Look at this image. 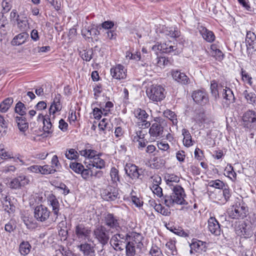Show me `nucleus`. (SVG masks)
Masks as SVG:
<instances>
[{
  "mask_svg": "<svg viewBox=\"0 0 256 256\" xmlns=\"http://www.w3.org/2000/svg\"><path fill=\"white\" fill-rule=\"evenodd\" d=\"M182 134L184 136V144L186 147H190L193 145V141L189 131L185 128L182 130Z\"/></svg>",
  "mask_w": 256,
  "mask_h": 256,
  "instance_id": "obj_35",
  "label": "nucleus"
},
{
  "mask_svg": "<svg viewBox=\"0 0 256 256\" xmlns=\"http://www.w3.org/2000/svg\"><path fill=\"white\" fill-rule=\"evenodd\" d=\"M16 121L20 131L25 132L28 128V124L25 118L22 116H16Z\"/></svg>",
  "mask_w": 256,
  "mask_h": 256,
  "instance_id": "obj_36",
  "label": "nucleus"
},
{
  "mask_svg": "<svg viewBox=\"0 0 256 256\" xmlns=\"http://www.w3.org/2000/svg\"><path fill=\"white\" fill-rule=\"evenodd\" d=\"M246 42L248 54L250 52L252 53L254 52H256V35L254 32L250 31L247 32Z\"/></svg>",
  "mask_w": 256,
  "mask_h": 256,
  "instance_id": "obj_16",
  "label": "nucleus"
},
{
  "mask_svg": "<svg viewBox=\"0 0 256 256\" xmlns=\"http://www.w3.org/2000/svg\"><path fill=\"white\" fill-rule=\"evenodd\" d=\"M134 116L138 118V121H142L147 119L149 116L146 112L141 108H137L134 110Z\"/></svg>",
  "mask_w": 256,
  "mask_h": 256,
  "instance_id": "obj_42",
  "label": "nucleus"
},
{
  "mask_svg": "<svg viewBox=\"0 0 256 256\" xmlns=\"http://www.w3.org/2000/svg\"><path fill=\"white\" fill-rule=\"evenodd\" d=\"M208 230L216 236H220L221 233L220 224L216 219L213 216L209 218L208 221Z\"/></svg>",
  "mask_w": 256,
  "mask_h": 256,
  "instance_id": "obj_19",
  "label": "nucleus"
},
{
  "mask_svg": "<svg viewBox=\"0 0 256 256\" xmlns=\"http://www.w3.org/2000/svg\"><path fill=\"white\" fill-rule=\"evenodd\" d=\"M2 204L4 210L9 214L15 210V206L14 204H11L10 202H6L5 203Z\"/></svg>",
  "mask_w": 256,
  "mask_h": 256,
  "instance_id": "obj_57",
  "label": "nucleus"
},
{
  "mask_svg": "<svg viewBox=\"0 0 256 256\" xmlns=\"http://www.w3.org/2000/svg\"><path fill=\"white\" fill-rule=\"evenodd\" d=\"M203 38L207 42H211L214 41L215 36L212 32L204 28L201 32Z\"/></svg>",
  "mask_w": 256,
  "mask_h": 256,
  "instance_id": "obj_41",
  "label": "nucleus"
},
{
  "mask_svg": "<svg viewBox=\"0 0 256 256\" xmlns=\"http://www.w3.org/2000/svg\"><path fill=\"white\" fill-rule=\"evenodd\" d=\"M236 232L238 236L244 238H249L253 234L250 226L245 222L239 224L236 228Z\"/></svg>",
  "mask_w": 256,
  "mask_h": 256,
  "instance_id": "obj_15",
  "label": "nucleus"
},
{
  "mask_svg": "<svg viewBox=\"0 0 256 256\" xmlns=\"http://www.w3.org/2000/svg\"><path fill=\"white\" fill-rule=\"evenodd\" d=\"M224 174L233 182L236 180V174L234 172L233 167L230 164H228L226 167Z\"/></svg>",
  "mask_w": 256,
  "mask_h": 256,
  "instance_id": "obj_40",
  "label": "nucleus"
},
{
  "mask_svg": "<svg viewBox=\"0 0 256 256\" xmlns=\"http://www.w3.org/2000/svg\"><path fill=\"white\" fill-rule=\"evenodd\" d=\"M110 75L115 79L120 80L125 79L126 77V70L121 64H116L110 70Z\"/></svg>",
  "mask_w": 256,
  "mask_h": 256,
  "instance_id": "obj_13",
  "label": "nucleus"
},
{
  "mask_svg": "<svg viewBox=\"0 0 256 256\" xmlns=\"http://www.w3.org/2000/svg\"><path fill=\"white\" fill-rule=\"evenodd\" d=\"M220 88L221 90H222V86H218L216 82L211 84V92L212 96H214L216 99L219 97V90Z\"/></svg>",
  "mask_w": 256,
  "mask_h": 256,
  "instance_id": "obj_52",
  "label": "nucleus"
},
{
  "mask_svg": "<svg viewBox=\"0 0 256 256\" xmlns=\"http://www.w3.org/2000/svg\"><path fill=\"white\" fill-rule=\"evenodd\" d=\"M108 120L106 118H103L98 124V128L102 130H104L108 129L110 130V127L109 126V124L106 122Z\"/></svg>",
  "mask_w": 256,
  "mask_h": 256,
  "instance_id": "obj_64",
  "label": "nucleus"
},
{
  "mask_svg": "<svg viewBox=\"0 0 256 256\" xmlns=\"http://www.w3.org/2000/svg\"><path fill=\"white\" fill-rule=\"evenodd\" d=\"M28 38V34L26 32H22L14 37L12 41L13 46H20L23 44Z\"/></svg>",
  "mask_w": 256,
  "mask_h": 256,
  "instance_id": "obj_30",
  "label": "nucleus"
},
{
  "mask_svg": "<svg viewBox=\"0 0 256 256\" xmlns=\"http://www.w3.org/2000/svg\"><path fill=\"white\" fill-rule=\"evenodd\" d=\"M50 213V212L47 207L40 204L35 208L34 216L37 220L43 222L48 218Z\"/></svg>",
  "mask_w": 256,
  "mask_h": 256,
  "instance_id": "obj_9",
  "label": "nucleus"
},
{
  "mask_svg": "<svg viewBox=\"0 0 256 256\" xmlns=\"http://www.w3.org/2000/svg\"><path fill=\"white\" fill-rule=\"evenodd\" d=\"M30 180L26 176L20 175L12 179L9 184V186L11 188L18 189L28 184Z\"/></svg>",
  "mask_w": 256,
  "mask_h": 256,
  "instance_id": "obj_17",
  "label": "nucleus"
},
{
  "mask_svg": "<svg viewBox=\"0 0 256 256\" xmlns=\"http://www.w3.org/2000/svg\"><path fill=\"white\" fill-rule=\"evenodd\" d=\"M114 106V104L111 102H108L106 103L104 106H102V110L104 112V115L106 116L110 112V109Z\"/></svg>",
  "mask_w": 256,
  "mask_h": 256,
  "instance_id": "obj_62",
  "label": "nucleus"
},
{
  "mask_svg": "<svg viewBox=\"0 0 256 256\" xmlns=\"http://www.w3.org/2000/svg\"><path fill=\"white\" fill-rule=\"evenodd\" d=\"M27 108L25 105L19 101L16 105L14 110L15 112L21 116H23L26 114Z\"/></svg>",
  "mask_w": 256,
  "mask_h": 256,
  "instance_id": "obj_46",
  "label": "nucleus"
},
{
  "mask_svg": "<svg viewBox=\"0 0 256 256\" xmlns=\"http://www.w3.org/2000/svg\"><path fill=\"white\" fill-rule=\"evenodd\" d=\"M86 148H88V158L91 160H92L93 158H95L96 157L98 156H96L97 154V152L95 150H92V146L88 144L86 146Z\"/></svg>",
  "mask_w": 256,
  "mask_h": 256,
  "instance_id": "obj_60",
  "label": "nucleus"
},
{
  "mask_svg": "<svg viewBox=\"0 0 256 256\" xmlns=\"http://www.w3.org/2000/svg\"><path fill=\"white\" fill-rule=\"evenodd\" d=\"M164 164V160L162 158L158 157H155L152 160L151 166L152 168L159 169L163 166Z\"/></svg>",
  "mask_w": 256,
  "mask_h": 256,
  "instance_id": "obj_51",
  "label": "nucleus"
},
{
  "mask_svg": "<svg viewBox=\"0 0 256 256\" xmlns=\"http://www.w3.org/2000/svg\"><path fill=\"white\" fill-rule=\"evenodd\" d=\"M172 76L173 79L180 84L186 85L190 83V79L186 74L178 70H172Z\"/></svg>",
  "mask_w": 256,
  "mask_h": 256,
  "instance_id": "obj_18",
  "label": "nucleus"
},
{
  "mask_svg": "<svg viewBox=\"0 0 256 256\" xmlns=\"http://www.w3.org/2000/svg\"><path fill=\"white\" fill-rule=\"evenodd\" d=\"M99 27L96 26V28L92 27L90 28H84L82 30V34L86 38H92V36H97L100 34V31L98 30Z\"/></svg>",
  "mask_w": 256,
  "mask_h": 256,
  "instance_id": "obj_22",
  "label": "nucleus"
},
{
  "mask_svg": "<svg viewBox=\"0 0 256 256\" xmlns=\"http://www.w3.org/2000/svg\"><path fill=\"white\" fill-rule=\"evenodd\" d=\"M162 33L166 36H168L172 38H176L180 36V32L178 28L175 26L172 27H162Z\"/></svg>",
  "mask_w": 256,
  "mask_h": 256,
  "instance_id": "obj_21",
  "label": "nucleus"
},
{
  "mask_svg": "<svg viewBox=\"0 0 256 256\" xmlns=\"http://www.w3.org/2000/svg\"><path fill=\"white\" fill-rule=\"evenodd\" d=\"M242 94L248 104L256 106V94L254 92L244 90Z\"/></svg>",
  "mask_w": 256,
  "mask_h": 256,
  "instance_id": "obj_24",
  "label": "nucleus"
},
{
  "mask_svg": "<svg viewBox=\"0 0 256 256\" xmlns=\"http://www.w3.org/2000/svg\"><path fill=\"white\" fill-rule=\"evenodd\" d=\"M149 98L154 102H160L165 98L164 89L160 85L152 84L146 90Z\"/></svg>",
  "mask_w": 256,
  "mask_h": 256,
  "instance_id": "obj_3",
  "label": "nucleus"
},
{
  "mask_svg": "<svg viewBox=\"0 0 256 256\" xmlns=\"http://www.w3.org/2000/svg\"><path fill=\"white\" fill-rule=\"evenodd\" d=\"M102 108V106H100V108H94L93 109V114L96 119L100 120L102 117V115L104 114V112Z\"/></svg>",
  "mask_w": 256,
  "mask_h": 256,
  "instance_id": "obj_63",
  "label": "nucleus"
},
{
  "mask_svg": "<svg viewBox=\"0 0 256 256\" xmlns=\"http://www.w3.org/2000/svg\"><path fill=\"white\" fill-rule=\"evenodd\" d=\"M88 166L90 168L95 167L98 169H103L106 166V162L99 156H96L90 160Z\"/></svg>",
  "mask_w": 256,
  "mask_h": 256,
  "instance_id": "obj_27",
  "label": "nucleus"
},
{
  "mask_svg": "<svg viewBox=\"0 0 256 256\" xmlns=\"http://www.w3.org/2000/svg\"><path fill=\"white\" fill-rule=\"evenodd\" d=\"M130 238V236L128 234H116L112 236L110 239V243L112 245L115 246V249L121 251L124 248V244H120L119 241H123L124 244L127 240Z\"/></svg>",
  "mask_w": 256,
  "mask_h": 256,
  "instance_id": "obj_7",
  "label": "nucleus"
},
{
  "mask_svg": "<svg viewBox=\"0 0 256 256\" xmlns=\"http://www.w3.org/2000/svg\"><path fill=\"white\" fill-rule=\"evenodd\" d=\"M18 27L22 30H26L28 28V22L27 17L24 14H20L16 19Z\"/></svg>",
  "mask_w": 256,
  "mask_h": 256,
  "instance_id": "obj_25",
  "label": "nucleus"
},
{
  "mask_svg": "<svg viewBox=\"0 0 256 256\" xmlns=\"http://www.w3.org/2000/svg\"><path fill=\"white\" fill-rule=\"evenodd\" d=\"M8 130V121L0 114V136H6Z\"/></svg>",
  "mask_w": 256,
  "mask_h": 256,
  "instance_id": "obj_39",
  "label": "nucleus"
},
{
  "mask_svg": "<svg viewBox=\"0 0 256 256\" xmlns=\"http://www.w3.org/2000/svg\"><path fill=\"white\" fill-rule=\"evenodd\" d=\"M160 51L162 52L170 53L176 50V48H174L175 46H172V45H170V42L168 44H160Z\"/></svg>",
  "mask_w": 256,
  "mask_h": 256,
  "instance_id": "obj_50",
  "label": "nucleus"
},
{
  "mask_svg": "<svg viewBox=\"0 0 256 256\" xmlns=\"http://www.w3.org/2000/svg\"><path fill=\"white\" fill-rule=\"evenodd\" d=\"M75 234L80 240H88L90 238L91 230L90 228L86 226L84 224H79L75 227Z\"/></svg>",
  "mask_w": 256,
  "mask_h": 256,
  "instance_id": "obj_12",
  "label": "nucleus"
},
{
  "mask_svg": "<svg viewBox=\"0 0 256 256\" xmlns=\"http://www.w3.org/2000/svg\"><path fill=\"white\" fill-rule=\"evenodd\" d=\"M48 204L52 207V212L56 217L52 218V221L54 222L56 221L58 216L60 214V204L56 196L52 194H49L47 197Z\"/></svg>",
  "mask_w": 256,
  "mask_h": 256,
  "instance_id": "obj_11",
  "label": "nucleus"
},
{
  "mask_svg": "<svg viewBox=\"0 0 256 256\" xmlns=\"http://www.w3.org/2000/svg\"><path fill=\"white\" fill-rule=\"evenodd\" d=\"M222 90L223 98L227 101V102L228 104L234 103L235 102V98L232 90L229 88L226 87Z\"/></svg>",
  "mask_w": 256,
  "mask_h": 256,
  "instance_id": "obj_32",
  "label": "nucleus"
},
{
  "mask_svg": "<svg viewBox=\"0 0 256 256\" xmlns=\"http://www.w3.org/2000/svg\"><path fill=\"white\" fill-rule=\"evenodd\" d=\"M87 168H84V166L83 167L82 172L80 174H81L82 177L86 180H87L89 178L91 174V168H89V166L88 165L86 166Z\"/></svg>",
  "mask_w": 256,
  "mask_h": 256,
  "instance_id": "obj_56",
  "label": "nucleus"
},
{
  "mask_svg": "<svg viewBox=\"0 0 256 256\" xmlns=\"http://www.w3.org/2000/svg\"><path fill=\"white\" fill-rule=\"evenodd\" d=\"M41 168H40V174H54L56 172V169L53 168L52 167L48 165L41 166Z\"/></svg>",
  "mask_w": 256,
  "mask_h": 256,
  "instance_id": "obj_55",
  "label": "nucleus"
},
{
  "mask_svg": "<svg viewBox=\"0 0 256 256\" xmlns=\"http://www.w3.org/2000/svg\"><path fill=\"white\" fill-rule=\"evenodd\" d=\"M150 254L152 256H163L160 248L156 246L152 247Z\"/></svg>",
  "mask_w": 256,
  "mask_h": 256,
  "instance_id": "obj_61",
  "label": "nucleus"
},
{
  "mask_svg": "<svg viewBox=\"0 0 256 256\" xmlns=\"http://www.w3.org/2000/svg\"><path fill=\"white\" fill-rule=\"evenodd\" d=\"M166 184L168 185L171 188L174 187V185L172 182H180V178L176 175L174 174H168L166 177Z\"/></svg>",
  "mask_w": 256,
  "mask_h": 256,
  "instance_id": "obj_47",
  "label": "nucleus"
},
{
  "mask_svg": "<svg viewBox=\"0 0 256 256\" xmlns=\"http://www.w3.org/2000/svg\"><path fill=\"white\" fill-rule=\"evenodd\" d=\"M248 209L244 204H236L232 206L228 212L229 216L233 219H243L246 216Z\"/></svg>",
  "mask_w": 256,
  "mask_h": 256,
  "instance_id": "obj_6",
  "label": "nucleus"
},
{
  "mask_svg": "<svg viewBox=\"0 0 256 256\" xmlns=\"http://www.w3.org/2000/svg\"><path fill=\"white\" fill-rule=\"evenodd\" d=\"M80 56L86 62H90L92 58L93 50L92 48L83 50L80 52Z\"/></svg>",
  "mask_w": 256,
  "mask_h": 256,
  "instance_id": "obj_45",
  "label": "nucleus"
},
{
  "mask_svg": "<svg viewBox=\"0 0 256 256\" xmlns=\"http://www.w3.org/2000/svg\"><path fill=\"white\" fill-rule=\"evenodd\" d=\"M100 29L103 28L106 30H109L112 28L114 26V23L113 22L110 20L105 21L102 24L98 26Z\"/></svg>",
  "mask_w": 256,
  "mask_h": 256,
  "instance_id": "obj_59",
  "label": "nucleus"
},
{
  "mask_svg": "<svg viewBox=\"0 0 256 256\" xmlns=\"http://www.w3.org/2000/svg\"><path fill=\"white\" fill-rule=\"evenodd\" d=\"M65 156L68 160H76L79 158V154L75 149L70 148L66 150Z\"/></svg>",
  "mask_w": 256,
  "mask_h": 256,
  "instance_id": "obj_44",
  "label": "nucleus"
},
{
  "mask_svg": "<svg viewBox=\"0 0 256 256\" xmlns=\"http://www.w3.org/2000/svg\"><path fill=\"white\" fill-rule=\"evenodd\" d=\"M157 119L159 121L157 120H154L156 122L152 124L149 130V133L150 136L155 138L162 136L164 132V128L160 124V120L158 118H157Z\"/></svg>",
  "mask_w": 256,
  "mask_h": 256,
  "instance_id": "obj_20",
  "label": "nucleus"
},
{
  "mask_svg": "<svg viewBox=\"0 0 256 256\" xmlns=\"http://www.w3.org/2000/svg\"><path fill=\"white\" fill-rule=\"evenodd\" d=\"M43 130L45 134L48 136L51 134L54 131L52 124L48 116H46L43 118Z\"/></svg>",
  "mask_w": 256,
  "mask_h": 256,
  "instance_id": "obj_31",
  "label": "nucleus"
},
{
  "mask_svg": "<svg viewBox=\"0 0 256 256\" xmlns=\"http://www.w3.org/2000/svg\"><path fill=\"white\" fill-rule=\"evenodd\" d=\"M8 28V22L6 16H4V14L0 12V28Z\"/></svg>",
  "mask_w": 256,
  "mask_h": 256,
  "instance_id": "obj_58",
  "label": "nucleus"
},
{
  "mask_svg": "<svg viewBox=\"0 0 256 256\" xmlns=\"http://www.w3.org/2000/svg\"><path fill=\"white\" fill-rule=\"evenodd\" d=\"M114 233L106 226L102 225H98L94 231V238L102 246L108 244L110 236Z\"/></svg>",
  "mask_w": 256,
  "mask_h": 256,
  "instance_id": "obj_2",
  "label": "nucleus"
},
{
  "mask_svg": "<svg viewBox=\"0 0 256 256\" xmlns=\"http://www.w3.org/2000/svg\"><path fill=\"white\" fill-rule=\"evenodd\" d=\"M70 167L76 173L80 174L84 166L80 163L74 162L70 163Z\"/></svg>",
  "mask_w": 256,
  "mask_h": 256,
  "instance_id": "obj_53",
  "label": "nucleus"
},
{
  "mask_svg": "<svg viewBox=\"0 0 256 256\" xmlns=\"http://www.w3.org/2000/svg\"><path fill=\"white\" fill-rule=\"evenodd\" d=\"M13 98H8L4 100L0 104V111L2 112H6L10 108L13 103Z\"/></svg>",
  "mask_w": 256,
  "mask_h": 256,
  "instance_id": "obj_38",
  "label": "nucleus"
},
{
  "mask_svg": "<svg viewBox=\"0 0 256 256\" xmlns=\"http://www.w3.org/2000/svg\"><path fill=\"white\" fill-rule=\"evenodd\" d=\"M32 246L27 241L22 242L19 246V251L22 256H26L30 252Z\"/></svg>",
  "mask_w": 256,
  "mask_h": 256,
  "instance_id": "obj_34",
  "label": "nucleus"
},
{
  "mask_svg": "<svg viewBox=\"0 0 256 256\" xmlns=\"http://www.w3.org/2000/svg\"><path fill=\"white\" fill-rule=\"evenodd\" d=\"M150 189L154 194L160 198V201L168 207H172L175 204H184L185 196L184 188L180 185L176 184L172 188V192L170 195L162 194V190L159 186H152Z\"/></svg>",
  "mask_w": 256,
  "mask_h": 256,
  "instance_id": "obj_1",
  "label": "nucleus"
},
{
  "mask_svg": "<svg viewBox=\"0 0 256 256\" xmlns=\"http://www.w3.org/2000/svg\"><path fill=\"white\" fill-rule=\"evenodd\" d=\"M124 248L126 256H134L136 254L135 244L134 242H128Z\"/></svg>",
  "mask_w": 256,
  "mask_h": 256,
  "instance_id": "obj_43",
  "label": "nucleus"
},
{
  "mask_svg": "<svg viewBox=\"0 0 256 256\" xmlns=\"http://www.w3.org/2000/svg\"><path fill=\"white\" fill-rule=\"evenodd\" d=\"M190 247L192 249H194L195 252L198 253H202L206 250V243L198 240H193Z\"/></svg>",
  "mask_w": 256,
  "mask_h": 256,
  "instance_id": "obj_23",
  "label": "nucleus"
},
{
  "mask_svg": "<svg viewBox=\"0 0 256 256\" xmlns=\"http://www.w3.org/2000/svg\"><path fill=\"white\" fill-rule=\"evenodd\" d=\"M110 176L112 183L117 186L118 182H120L118 170L115 167H112L110 170Z\"/></svg>",
  "mask_w": 256,
  "mask_h": 256,
  "instance_id": "obj_37",
  "label": "nucleus"
},
{
  "mask_svg": "<svg viewBox=\"0 0 256 256\" xmlns=\"http://www.w3.org/2000/svg\"><path fill=\"white\" fill-rule=\"evenodd\" d=\"M102 198L106 201H114L117 198H120L118 188L116 186H108L106 188L103 190L102 193Z\"/></svg>",
  "mask_w": 256,
  "mask_h": 256,
  "instance_id": "obj_8",
  "label": "nucleus"
},
{
  "mask_svg": "<svg viewBox=\"0 0 256 256\" xmlns=\"http://www.w3.org/2000/svg\"><path fill=\"white\" fill-rule=\"evenodd\" d=\"M0 157L2 158H11L12 157V152L8 151L2 144L0 145Z\"/></svg>",
  "mask_w": 256,
  "mask_h": 256,
  "instance_id": "obj_49",
  "label": "nucleus"
},
{
  "mask_svg": "<svg viewBox=\"0 0 256 256\" xmlns=\"http://www.w3.org/2000/svg\"><path fill=\"white\" fill-rule=\"evenodd\" d=\"M124 170L126 175L132 180L142 179V170L139 169L135 164H126Z\"/></svg>",
  "mask_w": 256,
  "mask_h": 256,
  "instance_id": "obj_10",
  "label": "nucleus"
},
{
  "mask_svg": "<svg viewBox=\"0 0 256 256\" xmlns=\"http://www.w3.org/2000/svg\"><path fill=\"white\" fill-rule=\"evenodd\" d=\"M210 53L212 56L218 61H221L224 58V54L216 44H212L211 45Z\"/></svg>",
  "mask_w": 256,
  "mask_h": 256,
  "instance_id": "obj_29",
  "label": "nucleus"
},
{
  "mask_svg": "<svg viewBox=\"0 0 256 256\" xmlns=\"http://www.w3.org/2000/svg\"><path fill=\"white\" fill-rule=\"evenodd\" d=\"M104 226H106L113 232H116L120 228V220L118 217L113 214L108 213L104 215L102 219Z\"/></svg>",
  "mask_w": 256,
  "mask_h": 256,
  "instance_id": "obj_5",
  "label": "nucleus"
},
{
  "mask_svg": "<svg viewBox=\"0 0 256 256\" xmlns=\"http://www.w3.org/2000/svg\"><path fill=\"white\" fill-rule=\"evenodd\" d=\"M194 100L200 105H204L208 102V95L204 90H198L194 91L192 94Z\"/></svg>",
  "mask_w": 256,
  "mask_h": 256,
  "instance_id": "obj_14",
  "label": "nucleus"
},
{
  "mask_svg": "<svg viewBox=\"0 0 256 256\" xmlns=\"http://www.w3.org/2000/svg\"><path fill=\"white\" fill-rule=\"evenodd\" d=\"M78 248L83 254L86 256H94V250L92 245L87 242L82 244L78 246Z\"/></svg>",
  "mask_w": 256,
  "mask_h": 256,
  "instance_id": "obj_26",
  "label": "nucleus"
},
{
  "mask_svg": "<svg viewBox=\"0 0 256 256\" xmlns=\"http://www.w3.org/2000/svg\"><path fill=\"white\" fill-rule=\"evenodd\" d=\"M166 254L168 256H176L178 254L177 250L175 246V242L169 241L166 244Z\"/></svg>",
  "mask_w": 256,
  "mask_h": 256,
  "instance_id": "obj_33",
  "label": "nucleus"
},
{
  "mask_svg": "<svg viewBox=\"0 0 256 256\" xmlns=\"http://www.w3.org/2000/svg\"><path fill=\"white\" fill-rule=\"evenodd\" d=\"M164 114L166 117L168 118L172 122L173 124L176 125L178 121L176 118V115L174 112L168 110H165Z\"/></svg>",
  "mask_w": 256,
  "mask_h": 256,
  "instance_id": "obj_48",
  "label": "nucleus"
},
{
  "mask_svg": "<svg viewBox=\"0 0 256 256\" xmlns=\"http://www.w3.org/2000/svg\"><path fill=\"white\" fill-rule=\"evenodd\" d=\"M60 95L58 94L54 99V102L52 104L49 111L50 114H54L56 112H59L62 109V105L60 102Z\"/></svg>",
  "mask_w": 256,
  "mask_h": 256,
  "instance_id": "obj_28",
  "label": "nucleus"
},
{
  "mask_svg": "<svg viewBox=\"0 0 256 256\" xmlns=\"http://www.w3.org/2000/svg\"><path fill=\"white\" fill-rule=\"evenodd\" d=\"M242 126L246 128L256 130V112L248 110L244 112L242 116Z\"/></svg>",
  "mask_w": 256,
  "mask_h": 256,
  "instance_id": "obj_4",
  "label": "nucleus"
},
{
  "mask_svg": "<svg viewBox=\"0 0 256 256\" xmlns=\"http://www.w3.org/2000/svg\"><path fill=\"white\" fill-rule=\"evenodd\" d=\"M208 186L210 187H214L218 189H222L224 187H225L224 182L220 180H211L209 182Z\"/></svg>",
  "mask_w": 256,
  "mask_h": 256,
  "instance_id": "obj_54",
  "label": "nucleus"
}]
</instances>
